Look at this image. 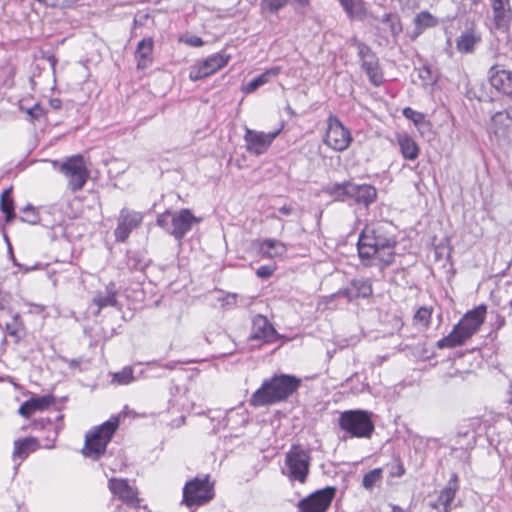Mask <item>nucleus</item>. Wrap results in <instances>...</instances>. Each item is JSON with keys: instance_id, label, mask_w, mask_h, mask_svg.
Listing matches in <instances>:
<instances>
[{"instance_id": "f257e3e1", "label": "nucleus", "mask_w": 512, "mask_h": 512, "mask_svg": "<svg viewBox=\"0 0 512 512\" xmlns=\"http://www.w3.org/2000/svg\"><path fill=\"white\" fill-rule=\"evenodd\" d=\"M396 245L397 240L390 224L386 222L368 224L359 235L358 255L366 266L372 265L373 259L389 266L394 261Z\"/></svg>"}, {"instance_id": "f03ea898", "label": "nucleus", "mask_w": 512, "mask_h": 512, "mask_svg": "<svg viewBox=\"0 0 512 512\" xmlns=\"http://www.w3.org/2000/svg\"><path fill=\"white\" fill-rule=\"evenodd\" d=\"M301 379L289 374H276L263 380L261 386L251 395L252 407H264L287 400L300 387Z\"/></svg>"}, {"instance_id": "7ed1b4c3", "label": "nucleus", "mask_w": 512, "mask_h": 512, "mask_svg": "<svg viewBox=\"0 0 512 512\" xmlns=\"http://www.w3.org/2000/svg\"><path fill=\"white\" fill-rule=\"evenodd\" d=\"M486 312L485 305H479L468 311L447 336L437 341L436 346L439 349H451L465 344L484 323Z\"/></svg>"}, {"instance_id": "20e7f679", "label": "nucleus", "mask_w": 512, "mask_h": 512, "mask_svg": "<svg viewBox=\"0 0 512 512\" xmlns=\"http://www.w3.org/2000/svg\"><path fill=\"white\" fill-rule=\"evenodd\" d=\"M118 427L119 418L113 416L101 425L91 429L85 437V444L82 449L83 455L93 460L101 458Z\"/></svg>"}, {"instance_id": "39448f33", "label": "nucleus", "mask_w": 512, "mask_h": 512, "mask_svg": "<svg viewBox=\"0 0 512 512\" xmlns=\"http://www.w3.org/2000/svg\"><path fill=\"white\" fill-rule=\"evenodd\" d=\"M311 459L309 449H305L299 444H293L285 454L283 475L290 482L305 484L310 473Z\"/></svg>"}, {"instance_id": "423d86ee", "label": "nucleus", "mask_w": 512, "mask_h": 512, "mask_svg": "<svg viewBox=\"0 0 512 512\" xmlns=\"http://www.w3.org/2000/svg\"><path fill=\"white\" fill-rule=\"evenodd\" d=\"M372 415L366 410H346L340 413L338 425L352 438H370L375 429Z\"/></svg>"}, {"instance_id": "0eeeda50", "label": "nucleus", "mask_w": 512, "mask_h": 512, "mask_svg": "<svg viewBox=\"0 0 512 512\" xmlns=\"http://www.w3.org/2000/svg\"><path fill=\"white\" fill-rule=\"evenodd\" d=\"M199 222L200 219L195 217L187 208L174 213L166 211L159 214L156 220L159 227L179 242L192 229L193 225Z\"/></svg>"}, {"instance_id": "6e6552de", "label": "nucleus", "mask_w": 512, "mask_h": 512, "mask_svg": "<svg viewBox=\"0 0 512 512\" xmlns=\"http://www.w3.org/2000/svg\"><path fill=\"white\" fill-rule=\"evenodd\" d=\"M214 496V483L210 481V475H197L185 483L182 504L188 508L199 507L209 503Z\"/></svg>"}, {"instance_id": "1a4fd4ad", "label": "nucleus", "mask_w": 512, "mask_h": 512, "mask_svg": "<svg viewBox=\"0 0 512 512\" xmlns=\"http://www.w3.org/2000/svg\"><path fill=\"white\" fill-rule=\"evenodd\" d=\"M60 171L68 180V188L72 192L81 190L89 178V171L82 155L67 158L60 167Z\"/></svg>"}, {"instance_id": "9d476101", "label": "nucleus", "mask_w": 512, "mask_h": 512, "mask_svg": "<svg viewBox=\"0 0 512 512\" xmlns=\"http://www.w3.org/2000/svg\"><path fill=\"white\" fill-rule=\"evenodd\" d=\"M327 124V131L323 139L324 143L338 152L346 150L352 141L349 129L336 116H330Z\"/></svg>"}, {"instance_id": "9b49d317", "label": "nucleus", "mask_w": 512, "mask_h": 512, "mask_svg": "<svg viewBox=\"0 0 512 512\" xmlns=\"http://www.w3.org/2000/svg\"><path fill=\"white\" fill-rule=\"evenodd\" d=\"M336 494V488L327 486L319 489L298 502L301 512H326Z\"/></svg>"}, {"instance_id": "f8f14e48", "label": "nucleus", "mask_w": 512, "mask_h": 512, "mask_svg": "<svg viewBox=\"0 0 512 512\" xmlns=\"http://www.w3.org/2000/svg\"><path fill=\"white\" fill-rule=\"evenodd\" d=\"M230 60V55L225 53H215L208 56L206 59L197 62L193 65L189 72V79L191 81H199L204 79L223 67H225Z\"/></svg>"}, {"instance_id": "ddd939ff", "label": "nucleus", "mask_w": 512, "mask_h": 512, "mask_svg": "<svg viewBox=\"0 0 512 512\" xmlns=\"http://www.w3.org/2000/svg\"><path fill=\"white\" fill-rule=\"evenodd\" d=\"M108 486L113 495L117 496L130 509V512H140L138 492L126 479L112 478Z\"/></svg>"}, {"instance_id": "4468645a", "label": "nucleus", "mask_w": 512, "mask_h": 512, "mask_svg": "<svg viewBox=\"0 0 512 512\" xmlns=\"http://www.w3.org/2000/svg\"><path fill=\"white\" fill-rule=\"evenodd\" d=\"M142 220V213L128 208H122L118 216L117 227L114 230L116 241L125 242L131 232L142 223Z\"/></svg>"}, {"instance_id": "2eb2a0df", "label": "nucleus", "mask_w": 512, "mask_h": 512, "mask_svg": "<svg viewBox=\"0 0 512 512\" xmlns=\"http://www.w3.org/2000/svg\"><path fill=\"white\" fill-rule=\"evenodd\" d=\"M278 134L279 131L264 133L247 128L244 135L246 150L256 156L262 155L269 149Z\"/></svg>"}, {"instance_id": "dca6fc26", "label": "nucleus", "mask_w": 512, "mask_h": 512, "mask_svg": "<svg viewBox=\"0 0 512 512\" xmlns=\"http://www.w3.org/2000/svg\"><path fill=\"white\" fill-rule=\"evenodd\" d=\"M278 338V333L269 322L267 317L257 314L252 319V328L250 340H257L266 343L274 342Z\"/></svg>"}, {"instance_id": "f3484780", "label": "nucleus", "mask_w": 512, "mask_h": 512, "mask_svg": "<svg viewBox=\"0 0 512 512\" xmlns=\"http://www.w3.org/2000/svg\"><path fill=\"white\" fill-rule=\"evenodd\" d=\"M491 86L499 93L512 95V73L509 70L501 69L498 65L492 66L489 71Z\"/></svg>"}, {"instance_id": "a211bd4d", "label": "nucleus", "mask_w": 512, "mask_h": 512, "mask_svg": "<svg viewBox=\"0 0 512 512\" xmlns=\"http://www.w3.org/2000/svg\"><path fill=\"white\" fill-rule=\"evenodd\" d=\"M377 190L370 184L350 183L349 200L354 201L358 205L369 207L376 201Z\"/></svg>"}, {"instance_id": "6ab92c4d", "label": "nucleus", "mask_w": 512, "mask_h": 512, "mask_svg": "<svg viewBox=\"0 0 512 512\" xmlns=\"http://www.w3.org/2000/svg\"><path fill=\"white\" fill-rule=\"evenodd\" d=\"M371 282L364 278L353 279L350 286L339 290L335 296L346 297L349 301L357 298H367L372 294Z\"/></svg>"}, {"instance_id": "aec40b11", "label": "nucleus", "mask_w": 512, "mask_h": 512, "mask_svg": "<svg viewBox=\"0 0 512 512\" xmlns=\"http://www.w3.org/2000/svg\"><path fill=\"white\" fill-rule=\"evenodd\" d=\"M38 448V441L34 437H25L14 441V449L12 453L13 461H18L17 467L25 460L30 453L36 451Z\"/></svg>"}, {"instance_id": "412c9836", "label": "nucleus", "mask_w": 512, "mask_h": 512, "mask_svg": "<svg viewBox=\"0 0 512 512\" xmlns=\"http://www.w3.org/2000/svg\"><path fill=\"white\" fill-rule=\"evenodd\" d=\"M154 41L151 37L143 38L137 44L135 58L138 69H146L153 62Z\"/></svg>"}, {"instance_id": "4be33fe9", "label": "nucleus", "mask_w": 512, "mask_h": 512, "mask_svg": "<svg viewBox=\"0 0 512 512\" xmlns=\"http://www.w3.org/2000/svg\"><path fill=\"white\" fill-rule=\"evenodd\" d=\"M258 252L263 258L282 257L287 253V246L280 240L267 238L259 241Z\"/></svg>"}, {"instance_id": "5701e85b", "label": "nucleus", "mask_w": 512, "mask_h": 512, "mask_svg": "<svg viewBox=\"0 0 512 512\" xmlns=\"http://www.w3.org/2000/svg\"><path fill=\"white\" fill-rule=\"evenodd\" d=\"M118 291L114 283H109L103 291H97L92 299V303L98 307V313L106 307H116Z\"/></svg>"}, {"instance_id": "b1692460", "label": "nucleus", "mask_w": 512, "mask_h": 512, "mask_svg": "<svg viewBox=\"0 0 512 512\" xmlns=\"http://www.w3.org/2000/svg\"><path fill=\"white\" fill-rule=\"evenodd\" d=\"M492 8L494 12V22L495 28L504 33L508 32L510 18L506 14L507 11H510V3L509 0H491Z\"/></svg>"}, {"instance_id": "393cba45", "label": "nucleus", "mask_w": 512, "mask_h": 512, "mask_svg": "<svg viewBox=\"0 0 512 512\" xmlns=\"http://www.w3.org/2000/svg\"><path fill=\"white\" fill-rule=\"evenodd\" d=\"M458 489V476L456 473H453L446 486L440 491L438 496V502L443 506L444 512H450L451 503L454 500Z\"/></svg>"}, {"instance_id": "a878e982", "label": "nucleus", "mask_w": 512, "mask_h": 512, "mask_svg": "<svg viewBox=\"0 0 512 512\" xmlns=\"http://www.w3.org/2000/svg\"><path fill=\"white\" fill-rule=\"evenodd\" d=\"M281 72L280 66H274L266 69L263 73L249 81L242 89L246 94L253 93L259 87L269 83L273 78H276Z\"/></svg>"}, {"instance_id": "bb28decb", "label": "nucleus", "mask_w": 512, "mask_h": 512, "mask_svg": "<svg viewBox=\"0 0 512 512\" xmlns=\"http://www.w3.org/2000/svg\"><path fill=\"white\" fill-rule=\"evenodd\" d=\"M361 66L367 74L372 85L377 87L383 83V73L379 65L378 57L376 55L370 58L368 57V59L362 61Z\"/></svg>"}, {"instance_id": "cd10ccee", "label": "nucleus", "mask_w": 512, "mask_h": 512, "mask_svg": "<svg viewBox=\"0 0 512 512\" xmlns=\"http://www.w3.org/2000/svg\"><path fill=\"white\" fill-rule=\"evenodd\" d=\"M494 133L498 137H509L512 119L508 110L497 112L492 117Z\"/></svg>"}, {"instance_id": "c85d7f7f", "label": "nucleus", "mask_w": 512, "mask_h": 512, "mask_svg": "<svg viewBox=\"0 0 512 512\" xmlns=\"http://www.w3.org/2000/svg\"><path fill=\"white\" fill-rule=\"evenodd\" d=\"M350 19L363 20L367 9L363 0H338Z\"/></svg>"}, {"instance_id": "c756f323", "label": "nucleus", "mask_w": 512, "mask_h": 512, "mask_svg": "<svg viewBox=\"0 0 512 512\" xmlns=\"http://www.w3.org/2000/svg\"><path fill=\"white\" fill-rule=\"evenodd\" d=\"M397 141L404 159L415 160L418 157L419 147L411 136L400 134L397 137Z\"/></svg>"}, {"instance_id": "7c9ffc66", "label": "nucleus", "mask_w": 512, "mask_h": 512, "mask_svg": "<svg viewBox=\"0 0 512 512\" xmlns=\"http://www.w3.org/2000/svg\"><path fill=\"white\" fill-rule=\"evenodd\" d=\"M351 181H344L342 183H333L325 187L324 191L335 201L346 202L349 200Z\"/></svg>"}, {"instance_id": "2f4dec72", "label": "nucleus", "mask_w": 512, "mask_h": 512, "mask_svg": "<svg viewBox=\"0 0 512 512\" xmlns=\"http://www.w3.org/2000/svg\"><path fill=\"white\" fill-rule=\"evenodd\" d=\"M478 42H480L479 36L473 32H464L456 40V48L461 53H471Z\"/></svg>"}, {"instance_id": "473e14b6", "label": "nucleus", "mask_w": 512, "mask_h": 512, "mask_svg": "<svg viewBox=\"0 0 512 512\" xmlns=\"http://www.w3.org/2000/svg\"><path fill=\"white\" fill-rule=\"evenodd\" d=\"M12 188H7L2 192L1 195V203L0 208L1 211L5 214V221L7 223L11 222L15 217V210H14V201L11 197Z\"/></svg>"}, {"instance_id": "72a5a7b5", "label": "nucleus", "mask_w": 512, "mask_h": 512, "mask_svg": "<svg viewBox=\"0 0 512 512\" xmlns=\"http://www.w3.org/2000/svg\"><path fill=\"white\" fill-rule=\"evenodd\" d=\"M5 328L7 333L12 336L16 342H19L26 334L25 327L19 313L13 314L12 321L6 323Z\"/></svg>"}, {"instance_id": "f704fd0d", "label": "nucleus", "mask_w": 512, "mask_h": 512, "mask_svg": "<svg viewBox=\"0 0 512 512\" xmlns=\"http://www.w3.org/2000/svg\"><path fill=\"white\" fill-rule=\"evenodd\" d=\"M383 479V469L375 468L363 476L362 486L368 490H373L374 487L379 486Z\"/></svg>"}, {"instance_id": "c9c22d12", "label": "nucleus", "mask_w": 512, "mask_h": 512, "mask_svg": "<svg viewBox=\"0 0 512 512\" xmlns=\"http://www.w3.org/2000/svg\"><path fill=\"white\" fill-rule=\"evenodd\" d=\"M414 23L420 32L426 28L435 27L438 20L428 11H421L414 18Z\"/></svg>"}, {"instance_id": "e433bc0d", "label": "nucleus", "mask_w": 512, "mask_h": 512, "mask_svg": "<svg viewBox=\"0 0 512 512\" xmlns=\"http://www.w3.org/2000/svg\"><path fill=\"white\" fill-rule=\"evenodd\" d=\"M381 21L387 26L393 36H397L402 32V26L397 15L386 13L382 16Z\"/></svg>"}, {"instance_id": "4c0bfd02", "label": "nucleus", "mask_w": 512, "mask_h": 512, "mask_svg": "<svg viewBox=\"0 0 512 512\" xmlns=\"http://www.w3.org/2000/svg\"><path fill=\"white\" fill-rule=\"evenodd\" d=\"M134 380L133 370L130 367H125L121 371L113 374L112 381L119 385H127Z\"/></svg>"}, {"instance_id": "58836bf2", "label": "nucleus", "mask_w": 512, "mask_h": 512, "mask_svg": "<svg viewBox=\"0 0 512 512\" xmlns=\"http://www.w3.org/2000/svg\"><path fill=\"white\" fill-rule=\"evenodd\" d=\"M431 315H432V309L431 308L420 307L416 311V313H415V315L413 317L414 323L415 324H420L423 327H428L429 324H430Z\"/></svg>"}, {"instance_id": "ea45409f", "label": "nucleus", "mask_w": 512, "mask_h": 512, "mask_svg": "<svg viewBox=\"0 0 512 512\" xmlns=\"http://www.w3.org/2000/svg\"><path fill=\"white\" fill-rule=\"evenodd\" d=\"M287 3L288 0H262L261 8L270 13H277L280 9L285 7Z\"/></svg>"}, {"instance_id": "a19ab883", "label": "nucleus", "mask_w": 512, "mask_h": 512, "mask_svg": "<svg viewBox=\"0 0 512 512\" xmlns=\"http://www.w3.org/2000/svg\"><path fill=\"white\" fill-rule=\"evenodd\" d=\"M24 216L19 217V220L28 224L35 225L39 222V215L35 208L31 205H27L22 210Z\"/></svg>"}, {"instance_id": "79ce46f5", "label": "nucleus", "mask_w": 512, "mask_h": 512, "mask_svg": "<svg viewBox=\"0 0 512 512\" xmlns=\"http://www.w3.org/2000/svg\"><path fill=\"white\" fill-rule=\"evenodd\" d=\"M30 400L36 411L44 410L54 403V397L51 395L31 398Z\"/></svg>"}, {"instance_id": "37998d69", "label": "nucleus", "mask_w": 512, "mask_h": 512, "mask_svg": "<svg viewBox=\"0 0 512 512\" xmlns=\"http://www.w3.org/2000/svg\"><path fill=\"white\" fill-rule=\"evenodd\" d=\"M403 115L407 119L413 121L416 125L422 123L424 121V118H425L423 113L415 111V110H413L410 107H405L403 109Z\"/></svg>"}, {"instance_id": "c03bdc74", "label": "nucleus", "mask_w": 512, "mask_h": 512, "mask_svg": "<svg viewBox=\"0 0 512 512\" xmlns=\"http://www.w3.org/2000/svg\"><path fill=\"white\" fill-rule=\"evenodd\" d=\"M356 46L358 49V56L360 57L361 62L364 61L365 59H368V57L370 58L376 55L371 50V48L363 42H357Z\"/></svg>"}, {"instance_id": "a18cd8bd", "label": "nucleus", "mask_w": 512, "mask_h": 512, "mask_svg": "<svg viewBox=\"0 0 512 512\" xmlns=\"http://www.w3.org/2000/svg\"><path fill=\"white\" fill-rule=\"evenodd\" d=\"M405 473V468L399 459H396L390 469L391 477H401Z\"/></svg>"}, {"instance_id": "49530a36", "label": "nucleus", "mask_w": 512, "mask_h": 512, "mask_svg": "<svg viewBox=\"0 0 512 512\" xmlns=\"http://www.w3.org/2000/svg\"><path fill=\"white\" fill-rule=\"evenodd\" d=\"M185 44L191 47H201L204 45V41L201 37L196 35L186 36L181 39Z\"/></svg>"}, {"instance_id": "de8ad7c7", "label": "nucleus", "mask_w": 512, "mask_h": 512, "mask_svg": "<svg viewBox=\"0 0 512 512\" xmlns=\"http://www.w3.org/2000/svg\"><path fill=\"white\" fill-rule=\"evenodd\" d=\"M274 270H275V268L273 266L263 265V266H260L256 270V275L259 278L266 279V278H269L273 274Z\"/></svg>"}, {"instance_id": "09e8293b", "label": "nucleus", "mask_w": 512, "mask_h": 512, "mask_svg": "<svg viewBox=\"0 0 512 512\" xmlns=\"http://www.w3.org/2000/svg\"><path fill=\"white\" fill-rule=\"evenodd\" d=\"M36 410L31 404V400L25 401L19 408V413L24 417H30Z\"/></svg>"}, {"instance_id": "8fccbe9b", "label": "nucleus", "mask_w": 512, "mask_h": 512, "mask_svg": "<svg viewBox=\"0 0 512 512\" xmlns=\"http://www.w3.org/2000/svg\"><path fill=\"white\" fill-rule=\"evenodd\" d=\"M238 299L237 293H227L223 298L220 300L222 301L223 306L233 307L236 305Z\"/></svg>"}, {"instance_id": "3c124183", "label": "nucleus", "mask_w": 512, "mask_h": 512, "mask_svg": "<svg viewBox=\"0 0 512 512\" xmlns=\"http://www.w3.org/2000/svg\"><path fill=\"white\" fill-rule=\"evenodd\" d=\"M10 298V294L0 289V310L8 309Z\"/></svg>"}, {"instance_id": "603ef678", "label": "nucleus", "mask_w": 512, "mask_h": 512, "mask_svg": "<svg viewBox=\"0 0 512 512\" xmlns=\"http://www.w3.org/2000/svg\"><path fill=\"white\" fill-rule=\"evenodd\" d=\"M28 114L33 119H39L44 115V109L39 104H35L31 109L28 110Z\"/></svg>"}, {"instance_id": "864d4df0", "label": "nucleus", "mask_w": 512, "mask_h": 512, "mask_svg": "<svg viewBox=\"0 0 512 512\" xmlns=\"http://www.w3.org/2000/svg\"><path fill=\"white\" fill-rule=\"evenodd\" d=\"M64 361L68 364L69 368L76 369L82 363V359H64Z\"/></svg>"}, {"instance_id": "5fc2aeb1", "label": "nucleus", "mask_w": 512, "mask_h": 512, "mask_svg": "<svg viewBox=\"0 0 512 512\" xmlns=\"http://www.w3.org/2000/svg\"><path fill=\"white\" fill-rule=\"evenodd\" d=\"M278 210L283 215H290L294 211V209L291 206H288V205H283Z\"/></svg>"}, {"instance_id": "6e6d98bb", "label": "nucleus", "mask_w": 512, "mask_h": 512, "mask_svg": "<svg viewBox=\"0 0 512 512\" xmlns=\"http://www.w3.org/2000/svg\"><path fill=\"white\" fill-rule=\"evenodd\" d=\"M50 106H51L53 109L58 110V109H60V108H61V106H62V102H61V100H60V99H58V98H53V99H51V100H50Z\"/></svg>"}, {"instance_id": "4d7b16f0", "label": "nucleus", "mask_w": 512, "mask_h": 512, "mask_svg": "<svg viewBox=\"0 0 512 512\" xmlns=\"http://www.w3.org/2000/svg\"><path fill=\"white\" fill-rule=\"evenodd\" d=\"M4 238H5V241L7 242L8 250H9V253H10L11 258H12V260H13V263H14L15 265H18V264L16 263L15 258H14L13 251H12V246H11V244H10V241H9L8 236H7V235H4Z\"/></svg>"}, {"instance_id": "13d9d810", "label": "nucleus", "mask_w": 512, "mask_h": 512, "mask_svg": "<svg viewBox=\"0 0 512 512\" xmlns=\"http://www.w3.org/2000/svg\"><path fill=\"white\" fill-rule=\"evenodd\" d=\"M469 434V431L468 430H465V431H462L460 430L457 434L458 437H467Z\"/></svg>"}, {"instance_id": "bf43d9fd", "label": "nucleus", "mask_w": 512, "mask_h": 512, "mask_svg": "<svg viewBox=\"0 0 512 512\" xmlns=\"http://www.w3.org/2000/svg\"><path fill=\"white\" fill-rule=\"evenodd\" d=\"M269 217L275 220H280L279 216L276 215L275 213L271 214Z\"/></svg>"}, {"instance_id": "052dcab7", "label": "nucleus", "mask_w": 512, "mask_h": 512, "mask_svg": "<svg viewBox=\"0 0 512 512\" xmlns=\"http://www.w3.org/2000/svg\"><path fill=\"white\" fill-rule=\"evenodd\" d=\"M391 512H400V508H398L397 506H394L393 510Z\"/></svg>"}, {"instance_id": "680f3d73", "label": "nucleus", "mask_w": 512, "mask_h": 512, "mask_svg": "<svg viewBox=\"0 0 512 512\" xmlns=\"http://www.w3.org/2000/svg\"><path fill=\"white\" fill-rule=\"evenodd\" d=\"M480 0H471L472 3L477 4Z\"/></svg>"}, {"instance_id": "e2e57ef3", "label": "nucleus", "mask_w": 512, "mask_h": 512, "mask_svg": "<svg viewBox=\"0 0 512 512\" xmlns=\"http://www.w3.org/2000/svg\"><path fill=\"white\" fill-rule=\"evenodd\" d=\"M300 4H303L306 0H297Z\"/></svg>"}, {"instance_id": "0e129e2a", "label": "nucleus", "mask_w": 512, "mask_h": 512, "mask_svg": "<svg viewBox=\"0 0 512 512\" xmlns=\"http://www.w3.org/2000/svg\"><path fill=\"white\" fill-rule=\"evenodd\" d=\"M432 507H433V508H437V507H438V505H437V504H433V505H432Z\"/></svg>"}]
</instances>
